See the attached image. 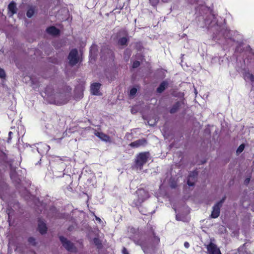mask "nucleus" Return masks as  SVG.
Returning a JSON list of instances; mask_svg holds the SVG:
<instances>
[{"label": "nucleus", "mask_w": 254, "mask_h": 254, "mask_svg": "<svg viewBox=\"0 0 254 254\" xmlns=\"http://www.w3.org/2000/svg\"><path fill=\"white\" fill-rule=\"evenodd\" d=\"M145 235L146 237L140 238L135 243L141 247L144 253H147L149 249L154 250L159 244L160 240L159 237L156 236L153 226L149 223L146 225Z\"/></svg>", "instance_id": "obj_1"}, {"label": "nucleus", "mask_w": 254, "mask_h": 254, "mask_svg": "<svg viewBox=\"0 0 254 254\" xmlns=\"http://www.w3.org/2000/svg\"><path fill=\"white\" fill-rule=\"evenodd\" d=\"M136 193L137 199L133 201L131 206L139 207L145 200L149 197V194L148 191L141 188L138 189L136 191Z\"/></svg>", "instance_id": "obj_2"}, {"label": "nucleus", "mask_w": 254, "mask_h": 254, "mask_svg": "<svg viewBox=\"0 0 254 254\" xmlns=\"http://www.w3.org/2000/svg\"><path fill=\"white\" fill-rule=\"evenodd\" d=\"M149 155V152H142L137 154L134 160L135 167L142 170L143 166L148 161Z\"/></svg>", "instance_id": "obj_3"}, {"label": "nucleus", "mask_w": 254, "mask_h": 254, "mask_svg": "<svg viewBox=\"0 0 254 254\" xmlns=\"http://www.w3.org/2000/svg\"><path fill=\"white\" fill-rule=\"evenodd\" d=\"M101 58L102 59H109L111 61L114 60L115 55L114 52L108 46H103L101 49Z\"/></svg>", "instance_id": "obj_4"}, {"label": "nucleus", "mask_w": 254, "mask_h": 254, "mask_svg": "<svg viewBox=\"0 0 254 254\" xmlns=\"http://www.w3.org/2000/svg\"><path fill=\"white\" fill-rule=\"evenodd\" d=\"M225 200V197H224L213 206L212 211L210 215L211 218H217L219 217L220 213L221 208Z\"/></svg>", "instance_id": "obj_5"}, {"label": "nucleus", "mask_w": 254, "mask_h": 254, "mask_svg": "<svg viewBox=\"0 0 254 254\" xmlns=\"http://www.w3.org/2000/svg\"><path fill=\"white\" fill-rule=\"evenodd\" d=\"M69 64L71 66L76 65L79 62V58L78 57V51L76 49H72L69 53L68 56Z\"/></svg>", "instance_id": "obj_6"}, {"label": "nucleus", "mask_w": 254, "mask_h": 254, "mask_svg": "<svg viewBox=\"0 0 254 254\" xmlns=\"http://www.w3.org/2000/svg\"><path fill=\"white\" fill-rule=\"evenodd\" d=\"M59 239L63 247L68 252H73L76 251V248L74 246V244L70 241L68 240L66 238L61 236L59 237Z\"/></svg>", "instance_id": "obj_7"}, {"label": "nucleus", "mask_w": 254, "mask_h": 254, "mask_svg": "<svg viewBox=\"0 0 254 254\" xmlns=\"http://www.w3.org/2000/svg\"><path fill=\"white\" fill-rule=\"evenodd\" d=\"M205 246L208 254H222L220 249L212 242Z\"/></svg>", "instance_id": "obj_8"}, {"label": "nucleus", "mask_w": 254, "mask_h": 254, "mask_svg": "<svg viewBox=\"0 0 254 254\" xmlns=\"http://www.w3.org/2000/svg\"><path fill=\"white\" fill-rule=\"evenodd\" d=\"M198 173L196 171L191 172L189 175L187 179V184L189 186H193L196 181Z\"/></svg>", "instance_id": "obj_9"}, {"label": "nucleus", "mask_w": 254, "mask_h": 254, "mask_svg": "<svg viewBox=\"0 0 254 254\" xmlns=\"http://www.w3.org/2000/svg\"><path fill=\"white\" fill-rule=\"evenodd\" d=\"M9 176L13 182L17 184H19L20 183L21 180L17 174L15 168L10 169Z\"/></svg>", "instance_id": "obj_10"}, {"label": "nucleus", "mask_w": 254, "mask_h": 254, "mask_svg": "<svg viewBox=\"0 0 254 254\" xmlns=\"http://www.w3.org/2000/svg\"><path fill=\"white\" fill-rule=\"evenodd\" d=\"M147 143V140L145 138H142L131 142L129 145L132 148H138L141 146H144Z\"/></svg>", "instance_id": "obj_11"}, {"label": "nucleus", "mask_w": 254, "mask_h": 254, "mask_svg": "<svg viewBox=\"0 0 254 254\" xmlns=\"http://www.w3.org/2000/svg\"><path fill=\"white\" fill-rule=\"evenodd\" d=\"M38 229L42 235L46 234L47 231L46 224L41 218H39L38 220Z\"/></svg>", "instance_id": "obj_12"}, {"label": "nucleus", "mask_w": 254, "mask_h": 254, "mask_svg": "<svg viewBox=\"0 0 254 254\" xmlns=\"http://www.w3.org/2000/svg\"><path fill=\"white\" fill-rule=\"evenodd\" d=\"M101 84L99 83L95 82L92 83L90 86L91 93L94 95L99 94V90Z\"/></svg>", "instance_id": "obj_13"}, {"label": "nucleus", "mask_w": 254, "mask_h": 254, "mask_svg": "<svg viewBox=\"0 0 254 254\" xmlns=\"http://www.w3.org/2000/svg\"><path fill=\"white\" fill-rule=\"evenodd\" d=\"M94 134L103 141L105 142L111 141L110 137L102 132H99L96 131L95 132Z\"/></svg>", "instance_id": "obj_14"}, {"label": "nucleus", "mask_w": 254, "mask_h": 254, "mask_svg": "<svg viewBox=\"0 0 254 254\" xmlns=\"http://www.w3.org/2000/svg\"><path fill=\"white\" fill-rule=\"evenodd\" d=\"M46 31L48 33L54 36L59 35L60 32V30L54 26L48 27L46 29Z\"/></svg>", "instance_id": "obj_15"}, {"label": "nucleus", "mask_w": 254, "mask_h": 254, "mask_svg": "<svg viewBox=\"0 0 254 254\" xmlns=\"http://www.w3.org/2000/svg\"><path fill=\"white\" fill-rule=\"evenodd\" d=\"M182 103L180 101L176 102L170 109V113L171 114H174L176 113L181 107Z\"/></svg>", "instance_id": "obj_16"}, {"label": "nucleus", "mask_w": 254, "mask_h": 254, "mask_svg": "<svg viewBox=\"0 0 254 254\" xmlns=\"http://www.w3.org/2000/svg\"><path fill=\"white\" fill-rule=\"evenodd\" d=\"M8 11L11 13V16L15 14L17 11L16 3L14 1L10 2L8 5Z\"/></svg>", "instance_id": "obj_17"}, {"label": "nucleus", "mask_w": 254, "mask_h": 254, "mask_svg": "<svg viewBox=\"0 0 254 254\" xmlns=\"http://www.w3.org/2000/svg\"><path fill=\"white\" fill-rule=\"evenodd\" d=\"M168 83L166 81H162L156 89V91L159 93H161L167 87Z\"/></svg>", "instance_id": "obj_18"}, {"label": "nucleus", "mask_w": 254, "mask_h": 254, "mask_svg": "<svg viewBox=\"0 0 254 254\" xmlns=\"http://www.w3.org/2000/svg\"><path fill=\"white\" fill-rule=\"evenodd\" d=\"M7 155L3 151H0V163L3 164L7 163Z\"/></svg>", "instance_id": "obj_19"}, {"label": "nucleus", "mask_w": 254, "mask_h": 254, "mask_svg": "<svg viewBox=\"0 0 254 254\" xmlns=\"http://www.w3.org/2000/svg\"><path fill=\"white\" fill-rule=\"evenodd\" d=\"M128 41V39L127 37H122L120 38L118 40V44L121 46H125L127 45V42Z\"/></svg>", "instance_id": "obj_20"}, {"label": "nucleus", "mask_w": 254, "mask_h": 254, "mask_svg": "<svg viewBox=\"0 0 254 254\" xmlns=\"http://www.w3.org/2000/svg\"><path fill=\"white\" fill-rule=\"evenodd\" d=\"M93 242L98 249L102 248V242L98 238H94L93 239Z\"/></svg>", "instance_id": "obj_21"}, {"label": "nucleus", "mask_w": 254, "mask_h": 254, "mask_svg": "<svg viewBox=\"0 0 254 254\" xmlns=\"http://www.w3.org/2000/svg\"><path fill=\"white\" fill-rule=\"evenodd\" d=\"M35 13V8L33 6L30 7L27 11L26 16L28 18H31Z\"/></svg>", "instance_id": "obj_22"}, {"label": "nucleus", "mask_w": 254, "mask_h": 254, "mask_svg": "<svg viewBox=\"0 0 254 254\" xmlns=\"http://www.w3.org/2000/svg\"><path fill=\"white\" fill-rule=\"evenodd\" d=\"M97 51V46L96 45H93L91 48H90V54L91 55L92 54H94L95 55L96 54V52Z\"/></svg>", "instance_id": "obj_23"}, {"label": "nucleus", "mask_w": 254, "mask_h": 254, "mask_svg": "<svg viewBox=\"0 0 254 254\" xmlns=\"http://www.w3.org/2000/svg\"><path fill=\"white\" fill-rule=\"evenodd\" d=\"M245 148V145L244 144H241L237 150V153L240 154L243 151Z\"/></svg>", "instance_id": "obj_24"}, {"label": "nucleus", "mask_w": 254, "mask_h": 254, "mask_svg": "<svg viewBox=\"0 0 254 254\" xmlns=\"http://www.w3.org/2000/svg\"><path fill=\"white\" fill-rule=\"evenodd\" d=\"M6 77V73L3 68H0V78L4 79Z\"/></svg>", "instance_id": "obj_25"}, {"label": "nucleus", "mask_w": 254, "mask_h": 254, "mask_svg": "<svg viewBox=\"0 0 254 254\" xmlns=\"http://www.w3.org/2000/svg\"><path fill=\"white\" fill-rule=\"evenodd\" d=\"M28 242L33 246H35L36 244L35 239L32 237H30L28 239Z\"/></svg>", "instance_id": "obj_26"}, {"label": "nucleus", "mask_w": 254, "mask_h": 254, "mask_svg": "<svg viewBox=\"0 0 254 254\" xmlns=\"http://www.w3.org/2000/svg\"><path fill=\"white\" fill-rule=\"evenodd\" d=\"M136 92H137V89L135 87H133L130 90L129 96H133L136 94Z\"/></svg>", "instance_id": "obj_27"}, {"label": "nucleus", "mask_w": 254, "mask_h": 254, "mask_svg": "<svg viewBox=\"0 0 254 254\" xmlns=\"http://www.w3.org/2000/svg\"><path fill=\"white\" fill-rule=\"evenodd\" d=\"M140 63L139 61H135L134 62H133V63L132 64V67L133 68H137L140 65Z\"/></svg>", "instance_id": "obj_28"}, {"label": "nucleus", "mask_w": 254, "mask_h": 254, "mask_svg": "<svg viewBox=\"0 0 254 254\" xmlns=\"http://www.w3.org/2000/svg\"><path fill=\"white\" fill-rule=\"evenodd\" d=\"M247 78L252 82H254V75L253 74L248 73Z\"/></svg>", "instance_id": "obj_29"}, {"label": "nucleus", "mask_w": 254, "mask_h": 254, "mask_svg": "<svg viewBox=\"0 0 254 254\" xmlns=\"http://www.w3.org/2000/svg\"><path fill=\"white\" fill-rule=\"evenodd\" d=\"M13 133L12 131H9L8 132V137L7 138V142L8 143H9L10 142V140L12 138V135Z\"/></svg>", "instance_id": "obj_30"}, {"label": "nucleus", "mask_w": 254, "mask_h": 254, "mask_svg": "<svg viewBox=\"0 0 254 254\" xmlns=\"http://www.w3.org/2000/svg\"><path fill=\"white\" fill-rule=\"evenodd\" d=\"M149 1L152 5H156L159 2V0H149Z\"/></svg>", "instance_id": "obj_31"}, {"label": "nucleus", "mask_w": 254, "mask_h": 254, "mask_svg": "<svg viewBox=\"0 0 254 254\" xmlns=\"http://www.w3.org/2000/svg\"><path fill=\"white\" fill-rule=\"evenodd\" d=\"M122 254H129L127 249L125 247H124L123 248Z\"/></svg>", "instance_id": "obj_32"}, {"label": "nucleus", "mask_w": 254, "mask_h": 254, "mask_svg": "<svg viewBox=\"0 0 254 254\" xmlns=\"http://www.w3.org/2000/svg\"><path fill=\"white\" fill-rule=\"evenodd\" d=\"M250 181V178H247L245 179L244 181V184L246 185H248Z\"/></svg>", "instance_id": "obj_33"}, {"label": "nucleus", "mask_w": 254, "mask_h": 254, "mask_svg": "<svg viewBox=\"0 0 254 254\" xmlns=\"http://www.w3.org/2000/svg\"><path fill=\"white\" fill-rule=\"evenodd\" d=\"M184 247L188 249L190 247V244L188 242H185L184 243Z\"/></svg>", "instance_id": "obj_34"}, {"label": "nucleus", "mask_w": 254, "mask_h": 254, "mask_svg": "<svg viewBox=\"0 0 254 254\" xmlns=\"http://www.w3.org/2000/svg\"><path fill=\"white\" fill-rule=\"evenodd\" d=\"M74 229V227L72 225L71 226H69L68 228H67V230L68 231H72L73 230V229Z\"/></svg>", "instance_id": "obj_35"}, {"label": "nucleus", "mask_w": 254, "mask_h": 254, "mask_svg": "<svg viewBox=\"0 0 254 254\" xmlns=\"http://www.w3.org/2000/svg\"><path fill=\"white\" fill-rule=\"evenodd\" d=\"M1 151L0 149V151Z\"/></svg>", "instance_id": "obj_36"}]
</instances>
